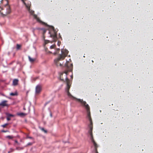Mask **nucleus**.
Instances as JSON below:
<instances>
[{"mask_svg": "<svg viewBox=\"0 0 153 153\" xmlns=\"http://www.w3.org/2000/svg\"><path fill=\"white\" fill-rule=\"evenodd\" d=\"M25 4L26 7L28 10V11L30 13V14L32 15L34 13V11L32 10H31L30 9V6L29 5H27L25 3Z\"/></svg>", "mask_w": 153, "mask_h": 153, "instance_id": "11", "label": "nucleus"}, {"mask_svg": "<svg viewBox=\"0 0 153 153\" xmlns=\"http://www.w3.org/2000/svg\"><path fill=\"white\" fill-rule=\"evenodd\" d=\"M49 102H46L45 104V105H46L48 103H49Z\"/></svg>", "mask_w": 153, "mask_h": 153, "instance_id": "31", "label": "nucleus"}, {"mask_svg": "<svg viewBox=\"0 0 153 153\" xmlns=\"http://www.w3.org/2000/svg\"><path fill=\"white\" fill-rule=\"evenodd\" d=\"M15 142L16 143H17L18 144V145H19V143H18V142L17 141V140H15Z\"/></svg>", "mask_w": 153, "mask_h": 153, "instance_id": "29", "label": "nucleus"}, {"mask_svg": "<svg viewBox=\"0 0 153 153\" xmlns=\"http://www.w3.org/2000/svg\"><path fill=\"white\" fill-rule=\"evenodd\" d=\"M3 10H6L5 14H4L5 15L10 14L11 12L10 6L8 4H6L4 7H0V11Z\"/></svg>", "mask_w": 153, "mask_h": 153, "instance_id": "4", "label": "nucleus"}, {"mask_svg": "<svg viewBox=\"0 0 153 153\" xmlns=\"http://www.w3.org/2000/svg\"><path fill=\"white\" fill-rule=\"evenodd\" d=\"M21 46L20 45H19V44L17 45L16 48L17 49H19L20 48H21Z\"/></svg>", "mask_w": 153, "mask_h": 153, "instance_id": "22", "label": "nucleus"}, {"mask_svg": "<svg viewBox=\"0 0 153 153\" xmlns=\"http://www.w3.org/2000/svg\"><path fill=\"white\" fill-rule=\"evenodd\" d=\"M7 102L8 101L6 100L2 101L0 103V106L3 107L6 106L8 107L9 106V105L7 103Z\"/></svg>", "mask_w": 153, "mask_h": 153, "instance_id": "9", "label": "nucleus"}, {"mask_svg": "<svg viewBox=\"0 0 153 153\" xmlns=\"http://www.w3.org/2000/svg\"><path fill=\"white\" fill-rule=\"evenodd\" d=\"M7 131H4V130L2 131V132H6Z\"/></svg>", "mask_w": 153, "mask_h": 153, "instance_id": "32", "label": "nucleus"}, {"mask_svg": "<svg viewBox=\"0 0 153 153\" xmlns=\"http://www.w3.org/2000/svg\"><path fill=\"white\" fill-rule=\"evenodd\" d=\"M55 46H56L55 45H52L50 47V48H51V49L54 48Z\"/></svg>", "mask_w": 153, "mask_h": 153, "instance_id": "24", "label": "nucleus"}, {"mask_svg": "<svg viewBox=\"0 0 153 153\" xmlns=\"http://www.w3.org/2000/svg\"><path fill=\"white\" fill-rule=\"evenodd\" d=\"M95 151H96V153H98V152H97V149H95Z\"/></svg>", "mask_w": 153, "mask_h": 153, "instance_id": "30", "label": "nucleus"}, {"mask_svg": "<svg viewBox=\"0 0 153 153\" xmlns=\"http://www.w3.org/2000/svg\"><path fill=\"white\" fill-rule=\"evenodd\" d=\"M19 80L17 79H14L13 81V85L15 86L17 85L18 84Z\"/></svg>", "mask_w": 153, "mask_h": 153, "instance_id": "13", "label": "nucleus"}, {"mask_svg": "<svg viewBox=\"0 0 153 153\" xmlns=\"http://www.w3.org/2000/svg\"><path fill=\"white\" fill-rule=\"evenodd\" d=\"M42 31H43V38L44 39H45V36H44V34L46 32L47 30H46V29H44V28L42 29Z\"/></svg>", "mask_w": 153, "mask_h": 153, "instance_id": "16", "label": "nucleus"}, {"mask_svg": "<svg viewBox=\"0 0 153 153\" xmlns=\"http://www.w3.org/2000/svg\"><path fill=\"white\" fill-rule=\"evenodd\" d=\"M7 120L8 121L10 120V117H9L8 116H7Z\"/></svg>", "mask_w": 153, "mask_h": 153, "instance_id": "27", "label": "nucleus"}, {"mask_svg": "<svg viewBox=\"0 0 153 153\" xmlns=\"http://www.w3.org/2000/svg\"><path fill=\"white\" fill-rule=\"evenodd\" d=\"M60 51V49L59 48L57 49L56 50V51L53 54L55 55L58 54L59 52Z\"/></svg>", "mask_w": 153, "mask_h": 153, "instance_id": "18", "label": "nucleus"}, {"mask_svg": "<svg viewBox=\"0 0 153 153\" xmlns=\"http://www.w3.org/2000/svg\"><path fill=\"white\" fill-rule=\"evenodd\" d=\"M28 57L30 61L31 62H33L36 60V59L32 58L29 56H28Z\"/></svg>", "mask_w": 153, "mask_h": 153, "instance_id": "14", "label": "nucleus"}, {"mask_svg": "<svg viewBox=\"0 0 153 153\" xmlns=\"http://www.w3.org/2000/svg\"><path fill=\"white\" fill-rule=\"evenodd\" d=\"M66 92H67V95L68 97H72L73 98H74V97L71 95V94L69 92V91H67Z\"/></svg>", "mask_w": 153, "mask_h": 153, "instance_id": "17", "label": "nucleus"}, {"mask_svg": "<svg viewBox=\"0 0 153 153\" xmlns=\"http://www.w3.org/2000/svg\"><path fill=\"white\" fill-rule=\"evenodd\" d=\"M42 130L44 131L45 133H47V131L46 130L44 129V128H42Z\"/></svg>", "mask_w": 153, "mask_h": 153, "instance_id": "26", "label": "nucleus"}, {"mask_svg": "<svg viewBox=\"0 0 153 153\" xmlns=\"http://www.w3.org/2000/svg\"><path fill=\"white\" fill-rule=\"evenodd\" d=\"M65 74L64 75L65 78L66 80H64V79L62 77V75H61L60 80L66 83L67 85V88L66 91H69V89L70 88V80L67 77V72H65Z\"/></svg>", "mask_w": 153, "mask_h": 153, "instance_id": "2", "label": "nucleus"}, {"mask_svg": "<svg viewBox=\"0 0 153 153\" xmlns=\"http://www.w3.org/2000/svg\"><path fill=\"white\" fill-rule=\"evenodd\" d=\"M71 66H73L72 64H71Z\"/></svg>", "mask_w": 153, "mask_h": 153, "instance_id": "36", "label": "nucleus"}, {"mask_svg": "<svg viewBox=\"0 0 153 153\" xmlns=\"http://www.w3.org/2000/svg\"><path fill=\"white\" fill-rule=\"evenodd\" d=\"M13 137L12 136L8 135L6 136V138L9 139H12L13 138Z\"/></svg>", "mask_w": 153, "mask_h": 153, "instance_id": "20", "label": "nucleus"}, {"mask_svg": "<svg viewBox=\"0 0 153 153\" xmlns=\"http://www.w3.org/2000/svg\"><path fill=\"white\" fill-rule=\"evenodd\" d=\"M76 100L78 102H80L82 105L85 107L87 111V117L90 122V123H93L91 117L90 112V108L89 105L86 103V102L85 101H83L82 100H81L79 99H76Z\"/></svg>", "mask_w": 153, "mask_h": 153, "instance_id": "1", "label": "nucleus"}, {"mask_svg": "<svg viewBox=\"0 0 153 153\" xmlns=\"http://www.w3.org/2000/svg\"><path fill=\"white\" fill-rule=\"evenodd\" d=\"M10 95L11 96H14L16 95H17V93H11L10 94Z\"/></svg>", "mask_w": 153, "mask_h": 153, "instance_id": "21", "label": "nucleus"}, {"mask_svg": "<svg viewBox=\"0 0 153 153\" xmlns=\"http://www.w3.org/2000/svg\"><path fill=\"white\" fill-rule=\"evenodd\" d=\"M8 125V124L7 123H6V124H5L3 125L2 126L4 127V128H5V127H6V126Z\"/></svg>", "mask_w": 153, "mask_h": 153, "instance_id": "25", "label": "nucleus"}, {"mask_svg": "<svg viewBox=\"0 0 153 153\" xmlns=\"http://www.w3.org/2000/svg\"><path fill=\"white\" fill-rule=\"evenodd\" d=\"M10 152V151H9L8 152V153H10V152Z\"/></svg>", "mask_w": 153, "mask_h": 153, "instance_id": "34", "label": "nucleus"}, {"mask_svg": "<svg viewBox=\"0 0 153 153\" xmlns=\"http://www.w3.org/2000/svg\"><path fill=\"white\" fill-rule=\"evenodd\" d=\"M33 16H34V18H35V19H37V20L38 21H39V22H41V21L39 19L38 17H37V16L36 15V14H34V15H33Z\"/></svg>", "mask_w": 153, "mask_h": 153, "instance_id": "19", "label": "nucleus"}, {"mask_svg": "<svg viewBox=\"0 0 153 153\" xmlns=\"http://www.w3.org/2000/svg\"><path fill=\"white\" fill-rule=\"evenodd\" d=\"M61 54H59V56L62 58V59H64L67 56L68 51L66 49H62L61 50Z\"/></svg>", "mask_w": 153, "mask_h": 153, "instance_id": "5", "label": "nucleus"}, {"mask_svg": "<svg viewBox=\"0 0 153 153\" xmlns=\"http://www.w3.org/2000/svg\"><path fill=\"white\" fill-rule=\"evenodd\" d=\"M22 1H23V0H22Z\"/></svg>", "mask_w": 153, "mask_h": 153, "instance_id": "37", "label": "nucleus"}, {"mask_svg": "<svg viewBox=\"0 0 153 153\" xmlns=\"http://www.w3.org/2000/svg\"><path fill=\"white\" fill-rule=\"evenodd\" d=\"M32 143H28L27 144V145L28 146H31V145H32Z\"/></svg>", "mask_w": 153, "mask_h": 153, "instance_id": "28", "label": "nucleus"}, {"mask_svg": "<svg viewBox=\"0 0 153 153\" xmlns=\"http://www.w3.org/2000/svg\"><path fill=\"white\" fill-rule=\"evenodd\" d=\"M91 141L92 142V143L94 144V145L95 147V149H97V148L98 147V146H97V144L96 143L95 141H94V138H92V139L91 138Z\"/></svg>", "mask_w": 153, "mask_h": 153, "instance_id": "12", "label": "nucleus"}, {"mask_svg": "<svg viewBox=\"0 0 153 153\" xmlns=\"http://www.w3.org/2000/svg\"><path fill=\"white\" fill-rule=\"evenodd\" d=\"M63 60H64L63 59H62V58L59 56L57 58L54 60V63L57 66H61L63 64V63H61L59 62L60 61H62Z\"/></svg>", "mask_w": 153, "mask_h": 153, "instance_id": "6", "label": "nucleus"}, {"mask_svg": "<svg viewBox=\"0 0 153 153\" xmlns=\"http://www.w3.org/2000/svg\"><path fill=\"white\" fill-rule=\"evenodd\" d=\"M18 115L21 117L25 116L27 115V114L23 113H20L18 114Z\"/></svg>", "mask_w": 153, "mask_h": 153, "instance_id": "15", "label": "nucleus"}, {"mask_svg": "<svg viewBox=\"0 0 153 153\" xmlns=\"http://www.w3.org/2000/svg\"><path fill=\"white\" fill-rule=\"evenodd\" d=\"M89 127L90 128V129L88 132L91 136L90 139H92V138H93L92 134V130L93 128V123H90V124L89 125Z\"/></svg>", "mask_w": 153, "mask_h": 153, "instance_id": "8", "label": "nucleus"}, {"mask_svg": "<svg viewBox=\"0 0 153 153\" xmlns=\"http://www.w3.org/2000/svg\"><path fill=\"white\" fill-rule=\"evenodd\" d=\"M7 116H8L9 117H14V115L13 114H8L7 115Z\"/></svg>", "mask_w": 153, "mask_h": 153, "instance_id": "23", "label": "nucleus"}, {"mask_svg": "<svg viewBox=\"0 0 153 153\" xmlns=\"http://www.w3.org/2000/svg\"><path fill=\"white\" fill-rule=\"evenodd\" d=\"M28 138H29V139H30L32 138V137H28Z\"/></svg>", "mask_w": 153, "mask_h": 153, "instance_id": "33", "label": "nucleus"}, {"mask_svg": "<svg viewBox=\"0 0 153 153\" xmlns=\"http://www.w3.org/2000/svg\"><path fill=\"white\" fill-rule=\"evenodd\" d=\"M42 90V86L40 85H38L36 87V94L39 93Z\"/></svg>", "mask_w": 153, "mask_h": 153, "instance_id": "10", "label": "nucleus"}, {"mask_svg": "<svg viewBox=\"0 0 153 153\" xmlns=\"http://www.w3.org/2000/svg\"><path fill=\"white\" fill-rule=\"evenodd\" d=\"M71 77L72 78H73V76L72 75L71 76Z\"/></svg>", "mask_w": 153, "mask_h": 153, "instance_id": "35", "label": "nucleus"}, {"mask_svg": "<svg viewBox=\"0 0 153 153\" xmlns=\"http://www.w3.org/2000/svg\"><path fill=\"white\" fill-rule=\"evenodd\" d=\"M68 61L66 62V63L65 64V67L66 70H65L63 72L61 73L60 75V78L61 75H62V77L64 79V80L65 81L66 80L65 78V76H64V75L65 74V72L67 71V75L68 74V73L69 72L71 71V66L69 67L68 66Z\"/></svg>", "mask_w": 153, "mask_h": 153, "instance_id": "3", "label": "nucleus"}, {"mask_svg": "<svg viewBox=\"0 0 153 153\" xmlns=\"http://www.w3.org/2000/svg\"><path fill=\"white\" fill-rule=\"evenodd\" d=\"M53 33L52 34L51 33V32L50 31L49 32V33L50 35V37L53 39V41H56V40L57 39L56 32H55L54 31V28L53 27Z\"/></svg>", "mask_w": 153, "mask_h": 153, "instance_id": "7", "label": "nucleus"}]
</instances>
